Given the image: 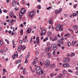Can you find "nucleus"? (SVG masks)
Segmentation results:
<instances>
[{"instance_id": "nucleus-34", "label": "nucleus", "mask_w": 78, "mask_h": 78, "mask_svg": "<svg viewBox=\"0 0 78 78\" xmlns=\"http://www.w3.org/2000/svg\"><path fill=\"white\" fill-rule=\"evenodd\" d=\"M23 14H24L23 13L20 12V13L19 14L20 16H22Z\"/></svg>"}, {"instance_id": "nucleus-55", "label": "nucleus", "mask_w": 78, "mask_h": 78, "mask_svg": "<svg viewBox=\"0 0 78 78\" xmlns=\"http://www.w3.org/2000/svg\"><path fill=\"white\" fill-rule=\"evenodd\" d=\"M55 53H56V52L55 51H53V52L52 54L54 55L55 54Z\"/></svg>"}, {"instance_id": "nucleus-36", "label": "nucleus", "mask_w": 78, "mask_h": 78, "mask_svg": "<svg viewBox=\"0 0 78 78\" xmlns=\"http://www.w3.org/2000/svg\"><path fill=\"white\" fill-rule=\"evenodd\" d=\"M71 45V43L70 42H68V46L69 47V46H70Z\"/></svg>"}, {"instance_id": "nucleus-39", "label": "nucleus", "mask_w": 78, "mask_h": 78, "mask_svg": "<svg viewBox=\"0 0 78 78\" xmlns=\"http://www.w3.org/2000/svg\"><path fill=\"white\" fill-rule=\"evenodd\" d=\"M47 45L48 46H49L50 45V43L49 42H48L46 43Z\"/></svg>"}, {"instance_id": "nucleus-48", "label": "nucleus", "mask_w": 78, "mask_h": 78, "mask_svg": "<svg viewBox=\"0 0 78 78\" xmlns=\"http://www.w3.org/2000/svg\"><path fill=\"white\" fill-rule=\"evenodd\" d=\"M51 9V7H49L47 8V10H48V9Z\"/></svg>"}, {"instance_id": "nucleus-64", "label": "nucleus", "mask_w": 78, "mask_h": 78, "mask_svg": "<svg viewBox=\"0 0 78 78\" xmlns=\"http://www.w3.org/2000/svg\"><path fill=\"white\" fill-rule=\"evenodd\" d=\"M56 41V40H55V38H54L52 40V42H53L54 41Z\"/></svg>"}, {"instance_id": "nucleus-20", "label": "nucleus", "mask_w": 78, "mask_h": 78, "mask_svg": "<svg viewBox=\"0 0 78 78\" xmlns=\"http://www.w3.org/2000/svg\"><path fill=\"white\" fill-rule=\"evenodd\" d=\"M12 4L13 6H16V2L14 1H12Z\"/></svg>"}, {"instance_id": "nucleus-56", "label": "nucleus", "mask_w": 78, "mask_h": 78, "mask_svg": "<svg viewBox=\"0 0 78 78\" xmlns=\"http://www.w3.org/2000/svg\"><path fill=\"white\" fill-rule=\"evenodd\" d=\"M19 42L20 43V44H22V42H23V41H22V40H20Z\"/></svg>"}, {"instance_id": "nucleus-22", "label": "nucleus", "mask_w": 78, "mask_h": 78, "mask_svg": "<svg viewBox=\"0 0 78 78\" xmlns=\"http://www.w3.org/2000/svg\"><path fill=\"white\" fill-rule=\"evenodd\" d=\"M21 49H22V50L23 51V50H25V46H21Z\"/></svg>"}, {"instance_id": "nucleus-37", "label": "nucleus", "mask_w": 78, "mask_h": 78, "mask_svg": "<svg viewBox=\"0 0 78 78\" xmlns=\"http://www.w3.org/2000/svg\"><path fill=\"white\" fill-rule=\"evenodd\" d=\"M50 76L51 77H53V76H54V73H51V74L50 75Z\"/></svg>"}, {"instance_id": "nucleus-58", "label": "nucleus", "mask_w": 78, "mask_h": 78, "mask_svg": "<svg viewBox=\"0 0 78 78\" xmlns=\"http://www.w3.org/2000/svg\"><path fill=\"white\" fill-rule=\"evenodd\" d=\"M67 56H70V54L69 53H68L67 54Z\"/></svg>"}, {"instance_id": "nucleus-15", "label": "nucleus", "mask_w": 78, "mask_h": 78, "mask_svg": "<svg viewBox=\"0 0 78 78\" xmlns=\"http://www.w3.org/2000/svg\"><path fill=\"white\" fill-rule=\"evenodd\" d=\"M47 57L49 58H51V54L49 52L47 53Z\"/></svg>"}, {"instance_id": "nucleus-30", "label": "nucleus", "mask_w": 78, "mask_h": 78, "mask_svg": "<svg viewBox=\"0 0 78 78\" xmlns=\"http://www.w3.org/2000/svg\"><path fill=\"white\" fill-rule=\"evenodd\" d=\"M23 41L25 43L26 42H27V40L26 39L24 38L23 39Z\"/></svg>"}, {"instance_id": "nucleus-31", "label": "nucleus", "mask_w": 78, "mask_h": 78, "mask_svg": "<svg viewBox=\"0 0 78 78\" xmlns=\"http://www.w3.org/2000/svg\"><path fill=\"white\" fill-rule=\"evenodd\" d=\"M3 42L2 41H0V45L1 46L3 45Z\"/></svg>"}, {"instance_id": "nucleus-17", "label": "nucleus", "mask_w": 78, "mask_h": 78, "mask_svg": "<svg viewBox=\"0 0 78 78\" xmlns=\"http://www.w3.org/2000/svg\"><path fill=\"white\" fill-rule=\"evenodd\" d=\"M12 42L13 44V48H15V42H14V41H12Z\"/></svg>"}, {"instance_id": "nucleus-24", "label": "nucleus", "mask_w": 78, "mask_h": 78, "mask_svg": "<svg viewBox=\"0 0 78 78\" xmlns=\"http://www.w3.org/2000/svg\"><path fill=\"white\" fill-rule=\"evenodd\" d=\"M15 57H16V54L14 53V55L12 56V59H15Z\"/></svg>"}, {"instance_id": "nucleus-2", "label": "nucleus", "mask_w": 78, "mask_h": 78, "mask_svg": "<svg viewBox=\"0 0 78 78\" xmlns=\"http://www.w3.org/2000/svg\"><path fill=\"white\" fill-rule=\"evenodd\" d=\"M56 30L57 31H63V29L61 27V24H58L57 25V26L56 27Z\"/></svg>"}, {"instance_id": "nucleus-42", "label": "nucleus", "mask_w": 78, "mask_h": 78, "mask_svg": "<svg viewBox=\"0 0 78 78\" xmlns=\"http://www.w3.org/2000/svg\"><path fill=\"white\" fill-rule=\"evenodd\" d=\"M5 41L6 42H7V43H9V41L7 39H5Z\"/></svg>"}, {"instance_id": "nucleus-3", "label": "nucleus", "mask_w": 78, "mask_h": 78, "mask_svg": "<svg viewBox=\"0 0 78 78\" xmlns=\"http://www.w3.org/2000/svg\"><path fill=\"white\" fill-rule=\"evenodd\" d=\"M51 47L53 50H56L57 48H58V45L55 44H52Z\"/></svg>"}, {"instance_id": "nucleus-9", "label": "nucleus", "mask_w": 78, "mask_h": 78, "mask_svg": "<svg viewBox=\"0 0 78 78\" xmlns=\"http://www.w3.org/2000/svg\"><path fill=\"white\" fill-rule=\"evenodd\" d=\"M62 66L64 67H69V64L68 63H64L62 64Z\"/></svg>"}, {"instance_id": "nucleus-61", "label": "nucleus", "mask_w": 78, "mask_h": 78, "mask_svg": "<svg viewBox=\"0 0 78 78\" xmlns=\"http://www.w3.org/2000/svg\"><path fill=\"white\" fill-rule=\"evenodd\" d=\"M58 47H61V44H58Z\"/></svg>"}, {"instance_id": "nucleus-8", "label": "nucleus", "mask_w": 78, "mask_h": 78, "mask_svg": "<svg viewBox=\"0 0 78 78\" xmlns=\"http://www.w3.org/2000/svg\"><path fill=\"white\" fill-rule=\"evenodd\" d=\"M69 61H70V59L67 58H65L63 60V62H69Z\"/></svg>"}, {"instance_id": "nucleus-27", "label": "nucleus", "mask_w": 78, "mask_h": 78, "mask_svg": "<svg viewBox=\"0 0 78 78\" xmlns=\"http://www.w3.org/2000/svg\"><path fill=\"white\" fill-rule=\"evenodd\" d=\"M48 22H49V24H51V25H52V20H49V21H48Z\"/></svg>"}, {"instance_id": "nucleus-45", "label": "nucleus", "mask_w": 78, "mask_h": 78, "mask_svg": "<svg viewBox=\"0 0 78 78\" xmlns=\"http://www.w3.org/2000/svg\"><path fill=\"white\" fill-rule=\"evenodd\" d=\"M28 55H27L26 56V59H27V58H28V57H29V56H30V54H29V53H28Z\"/></svg>"}, {"instance_id": "nucleus-12", "label": "nucleus", "mask_w": 78, "mask_h": 78, "mask_svg": "<svg viewBox=\"0 0 78 78\" xmlns=\"http://www.w3.org/2000/svg\"><path fill=\"white\" fill-rule=\"evenodd\" d=\"M52 33L51 32L49 31L47 33V36H48L49 37H50V36H51Z\"/></svg>"}, {"instance_id": "nucleus-49", "label": "nucleus", "mask_w": 78, "mask_h": 78, "mask_svg": "<svg viewBox=\"0 0 78 78\" xmlns=\"http://www.w3.org/2000/svg\"><path fill=\"white\" fill-rule=\"evenodd\" d=\"M25 71H26L25 69H24L23 70V74H25Z\"/></svg>"}, {"instance_id": "nucleus-51", "label": "nucleus", "mask_w": 78, "mask_h": 78, "mask_svg": "<svg viewBox=\"0 0 78 78\" xmlns=\"http://www.w3.org/2000/svg\"><path fill=\"white\" fill-rule=\"evenodd\" d=\"M27 62H28V60L27 59V58H26L25 63H27Z\"/></svg>"}, {"instance_id": "nucleus-53", "label": "nucleus", "mask_w": 78, "mask_h": 78, "mask_svg": "<svg viewBox=\"0 0 78 78\" xmlns=\"http://www.w3.org/2000/svg\"><path fill=\"white\" fill-rule=\"evenodd\" d=\"M22 2H23V5H25V1L24 0H23Z\"/></svg>"}, {"instance_id": "nucleus-62", "label": "nucleus", "mask_w": 78, "mask_h": 78, "mask_svg": "<svg viewBox=\"0 0 78 78\" xmlns=\"http://www.w3.org/2000/svg\"><path fill=\"white\" fill-rule=\"evenodd\" d=\"M55 71H56V72H58V69L57 68H55Z\"/></svg>"}, {"instance_id": "nucleus-46", "label": "nucleus", "mask_w": 78, "mask_h": 78, "mask_svg": "<svg viewBox=\"0 0 78 78\" xmlns=\"http://www.w3.org/2000/svg\"><path fill=\"white\" fill-rule=\"evenodd\" d=\"M76 6H77V4H76L74 5L73 7L74 8H76Z\"/></svg>"}, {"instance_id": "nucleus-52", "label": "nucleus", "mask_w": 78, "mask_h": 78, "mask_svg": "<svg viewBox=\"0 0 78 78\" xmlns=\"http://www.w3.org/2000/svg\"><path fill=\"white\" fill-rule=\"evenodd\" d=\"M20 62H21V61L20 60L16 62V63L18 64V63H19Z\"/></svg>"}, {"instance_id": "nucleus-50", "label": "nucleus", "mask_w": 78, "mask_h": 78, "mask_svg": "<svg viewBox=\"0 0 78 78\" xmlns=\"http://www.w3.org/2000/svg\"><path fill=\"white\" fill-rule=\"evenodd\" d=\"M3 73H5V72H6V69H3Z\"/></svg>"}, {"instance_id": "nucleus-60", "label": "nucleus", "mask_w": 78, "mask_h": 78, "mask_svg": "<svg viewBox=\"0 0 78 78\" xmlns=\"http://www.w3.org/2000/svg\"><path fill=\"white\" fill-rule=\"evenodd\" d=\"M36 42H37V44H39V40H37Z\"/></svg>"}, {"instance_id": "nucleus-14", "label": "nucleus", "mask_w": 78, "mask_h": 78, "mask_svg": "<svg viewBox=\"0 0 78 78\" xmlns=\"http://www.w3.org/2000/svg\"><path fill=\"white\" fill-rule=\"evenodd\" d=\"M9 16L11 17H14V13H13V12H11L9 13Z\"/></svg>"}, {"instance_id": "nucleus-35", "label": "nucleus", "mask_w": 78, "mask_h": 78, "mask_svg": "<svg viewBox=\"0 0 78 78\" xmlns=\"http://www.w3.org/2000/svg\"><path fill=\"white\" fill-rule=\"evenodd\" d=\"M72 45H75V41H73L72 42Z\"/></svg>"}, {"instance_id": "nucleus-40", "label": "nucleus", "mask_w": 78, "mask_h": 78, "mask_svg": "<svg viewBox=\"0 0 78 78\" xmlns=\"http://www.w3.org/2000/svg\"><path fill=\"white\" fill-rule=\"evenodd\" d=\"M69 36V34H65L64 35V36H66V37H67V36Z\"/></svg>"}, {"instance_id": "nucleus-63", "label": "nucleus", "mask_w": 78, "mask_h": 78, "mask_svg": "<svg viewBox=\"0 0 78 78\" xmlns=\"http://www.w3.org/2000/svg\"><path fill=\"white\" fill-rule=\"evenodd\" d=\"M76 75H78V72L76 71Z\"/></svg>"}, {"instance_id": "nucleus-32", "label": "nucleus", "mask_w": 78, "mask_h": 78, "mask_svg": "<svg viewBox=\"0 0 78 78\" xmlns=\"http://www.w3.org/2000/svg\"><path fill=\"white\" fill-rule=\"evenodd\" d=\"M9 25H13V22L10 21L9 22Z\"/></svg>"}, {"instance_id": "nucleus-29", "label": "nucleus", "mask_w": 78, "mask_h": 78, "mask_svg": "<svg viewBox=\"0 0 78 78\" xmlns=\"http://www.w3.org/2000/svg\"><path fill=\"white\" fill-rule=\"evenodd\" d=\"M23 29H21V31H20V33L21 34H23Z\"/></svg>"}, {"instance_id": "nucleus-25", "label": "nucleus", "mask_w": 78, "mask_h": 78, "mask_svg": "<svg viewBox=\"0 0 78 78\" xmlns=\"http://www.w3.org/2000/svg\"><path fill=\"white\" fill-rule=\"evenodd\" d=\"M37 8L39 9H41V6L40 5H37Z\"/></svg>"}, {"instance_id": "nucleus-21", "label": "nucleus", "mask_w": 78, "mask_h": 78, "mask_svg": "<svg viewBox=\"0 0 78 78\" xmlns=\"http://www.w3.org/2000/svg\"><path fill=\"white\" fill-rule=\"evenodd\" d=\"M51 67H53V68H55L56 66L55 65V64H52L51 65Z\"/></svg>"}, {"instance_id": "nucleus-10", "label": "nucleus", "mask_w": 78, "mask_h": 78, "mask_svg": "<svg viewBox=\"0 0 78 78\" xmlns=\"http://www.w3.org/2000/svg\"><path fill=\"white\" fill-rule=\"evenodd\" d=\"M20 12L24 14H25V9L23 8H22L20 10Z\"/></svg>"}, {"instance_id": "nucleus-41", "label": "nucleus", "mask_w": 78, "mask_h": 78, "mask_svg": "<svg viewBox=\"0 0 78 78\" xmlns=\"http://www.w3.org/2000/svg\"><path fill=\"white\" fill-rule=\"evenodd\" d=\"M62 73L64 74H66V70H64L62 72Z\"/></svg>"}, {"instance_id": "nucleus-43", "label": "nucleus", "mask_w": 78, "mask_h": 78, "mask_svg": "<svg viewBox=\"0 0 78 78\" xmlns=\"http://www.w3.org/2000/svg\"><path fill=\"white\" fill-rule=\"evenodd\" d=\"M3 11L4 12H5L6 13L8 12V11H7V10L5 9H4L3 10Z\"/></svg>"}, {"instance_id": "nucleus-47", "label": "nucleus", "mask_w": 78, "mask_h": 78, "mask_svg": "<svg viewBox=\"0 0 78 78\" xmlns=\"http://www.w3.org/2000/svg\"><path fill=\"white\" fill-rule=\"evenodd\" d=\"M54 39H55L56 41V40H57V39H58V36H55V37Z\"/></svg>"}, {"instance_id": "nucleus-4", "label": "nucleus", "mask_w": 78, "mask_h": 78, "mask_svg": "<svg viewBox=\"0 0 78 78\" xmlns=\"http://www.w3.org/2000/svg\"><path fill=\"white\" fill-rule=\"evenodd\" d=\"M44 66L45 67H48L50 66V61L48 60H47L44 63Z\"/></svg>"}, {"instance_id": "nucleus-44", "label": "nucleus", "mask_w": 78, "mask_h": 78, "mask_svg": "<svg viewBox=\"0 0 78 78\" xmlns=\"http://www.w3.org/2000/svg\"><path fill=\"white\" fill-rule=\"evenodd\" d=\"M68 72H70L71 73H73V71L72 70H71L70 69H68Z\"/></svg>"}, {"instance_id": "nucleus-23", "label": "nucleus", "mask_w": 78, "mask_h": 78, "mask_svg": "<svg viewBox=\"0 0 78 78\" xmlns=\"http://www.w3.org/2000/svg\"><path fill=\"white\" fill-rule=\"evenodd\" d=\"M0 52H1L2 53H5V51L4 50H2L0 51Z\"/></svg>"}, {"instance_id": "nucleus-6", "label": "nucleus", "mask_w": 78, "mask_h": 78, "mask_svg": "<svg viewBox=\"0 0 78 78\" xmlns=\"http://www.w3.org/2000/svg\"><path fill=\"white\" fill-rule=\"evenodd\" d=\"M34 12L33 11L30 12L29 14V17H33L34 16Z\"/></svg>"}, {"instance_id": "nucleus-7", "label": "nucleus", "mask_w": 78, "mask_h": 78, "mask_svg": "<svg viewBox=\"0 0 78 78\" xmlns=\"http://www.w3.org/2000/svg\"><path fill=\"white\" fill-rule=\"evenodd\" d=\"M46 33V30L45 29H43L41 31V36H42L43 35H44Z\"/></svg>"}, {"instance_id": "nucleus-13", "label": "nucleus", "mask_w": 78, "mask_h": 78, "mask_svg": "<svg viewBox=\"0 0 78 78\" xmlns=\"http://www.w3.org/2000/svg\"><path fill=\"white\" fill-rule=\"evenodd\" d=\"M31 28H30L28 29V30L27 31V33L29 34V33H30L31 32Z\"/></svg>"}, {"instance_id": "nucleus-1", "label": "nucleus", "mask_w": 78, "mask_h": 78, "mask_svg": "<svg viewBox=\"0 0 78 78\" xmlns=\"http://www.w3.org/2000/svg\"><path fill=\"white\" fill-rule=\"evenodd\" d=\"M36 73L37 74L41 75V74H43L44 73V71L42 70L41 68L38 66L36 68Z\"/></svg>"}, {"instance_id": "nucleus-11", "label": "nucleus", "mask_w": 78, "mask_h": 78, "mask_svg": "<svg viewBox=\"0 0 78 78\" xmlns=\"http://www.w3.org/2000/svg\"><path fill=\"white\" fill-rule=\"evenodd\" d=\"M51 50V47H48L47 48H46V51H47V52H48L49 51H50Z\"/></svg>"}, {"instance_id": "nucleus-26", "label": "nucleus", "mask_w": 78, "mask_h": 78, "mask_svg": "<svg viewBox=\"0 0 78 78\" xmlns=\"http://www.w3.org/2000/svg\"><path fill=\"white\" fill-rule=\"evenodd\" d=\"M77 15L76 14V13H74L73 15H72V16L73 17H75Z\"/></svg>"}, {"instance_id": "nucleus-5", "label": "nucleus", "mask_w": 78, "mask_h": 78, "mask_svg": "<svg viewBox=\"0 0 78 78\" xmlns=\"http://www.w3.org/2000/svg\"><path fill=\"white\" fill-rule=\"evenodd\" d=\"M37 62H38V59L37 58H36L33 61V62L32 63V65H34V64H36Z\"/></svg>"}, {"instance_id": "nucleus-19", "label": "nucleus", "mask_w": 78, "mask_h": 78, "mask_svg": "<svg viewBox=\"0 0 78 78\" xmlns=\"http://www.w3.org/2000/svg\"><path fill=\"white\" fill-rule=\"evenodd\" d=\"M73 28H74V30L75 31H76L77 30V26L76 25H74L73 26Z\"/></svg>"}, {"instance_id": "nucleus-57", "label": "nucleus", "mask_w": 78, "mask_h": 78, "mask_svg": "<svg viewBox=\"0 0 78 78\" xmlns=\"http://www.w3.org/2000/svg\"><path fill=\"white\" fill-rule=\"evenodd\" d=\"M59 12H61V11H62V8H59Z\"/></svg>"}, {"instance_id": "nucleus-59", "label": "nucleus", "mask_w": 78, "mask_h": 78, "mask_svg": "<svg viewBox=\"0 0 78 78\" xmlns=\"http://www.w3.org/2000/svg\"><path fill=\"white\" fill-rule=\"evenodd\" d=\"M20 78H23V76L22 75H21L20 76Z\"/></svg>"}, {"instance_id": "nucleus-33", "label": "nucleus", "mask_w": 78, "mask_h": 78, "mask_svg": "<svg viewBox=\"0 0 78 78\" xmlns=\"http://www.w3.org/2000/svg\"><path fill=\"white\" fill-rule=\"evenodd\" d=\"M60 44H61L62 45L64 44V41L61 40L60 41Z\"/></svg>"}, {"instance_id": "nucleus-28", "label": "nucleus", "mask_w": 78, "mask_h": 78, "mask_svg": "<svg viewBox=\"0 0 78 78\" xmlns=\"http://www.w3.org/2000/svg\"><path fill=\"white\" fill-rule=\"evenodd\" d=\"M55 14H56V13H60V12H59V11L58 10H55Z\"/></svg>"}, {"instance_id": "nucleus-18", "label": "nucleus", "mask_w": 78, "mask_h": 78, "mask_svg": "<svg viewBox=\"0 0 78 78\" xmlns=\"http://www.w3.org/2000/svg\"><path fill=\"white\" fill-rule=\"evenodd\" d=\"M63 77V74L62 73H60L59 75V77L60 78H62V77Z\"/></svg>"}, {"instance_id": "nucleus-38", "label": "nucleus", "mask_w": 78, "mask_h": 78, "mask_svg": "<svg viewBox=\"0 0 78 78\" xmlns=\"http://www.w3.org/2000/svg\"><path fill=\"white\" fill-rule=\"evenodd\" d=\"M74 55H75V53H73L70 55V56L72 57Z\"/></svg>"}, {"instance_id": "nucleus-54", "label": "nucleus", "mask_w": 78, "mask_h": 78, "mask_svg": "<svg viewBox=\"0 0 78 78\" xmlns=\"http://www.w3.org/2000/svg\"><path fill=\"white\" fill-rule=\"evenodd\" d=\"M19 8H17V7H15V9L16 10H19Z\"/></svg>"}, {"instance_id": "nucleus-16", "label": "nucleus", "mask_w": 78, "mask_h": 78, "mask_svg": "<svg viewBox=\"0 0 78 78\" xmlns=\"http://www.w3.org/2000/svg\"><path fill=\"white\" fill-rule=\"evenodd\" d=\"M22 46H19L18 48V51H20L21 49H22Z\"/></svg>"}]
</instances>
